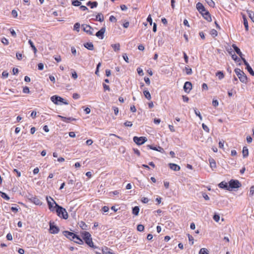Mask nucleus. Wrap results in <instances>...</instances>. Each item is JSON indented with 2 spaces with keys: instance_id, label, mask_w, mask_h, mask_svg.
<instances>
[{
  "instance_id": "obj_1",
  "label": "nucleus",
  "mask_w": 254,
  "mask_h": 254,
  "mask_svg": "<svg viewBox=\"0 0 254 254\" xmlns=\"http://www.w3.org/2000/svg\"><path fill=\"white\" fill-rule=\"evenodd\" d=\"M50 199L54 201V203L55 204V207L58 216L64 219H67L68 215L65 209L59 205L52 197H50Z\"/></svg>"
},
{
  "instance_id": "obj_2",
  "label": "nucleus",
  "mask_w": 254,
  "mask_h": 254,
  "mask_svg": "<svg viewBox=\"0 0 254 254\" xmlns=\"http://www.w3.org/2000/svg\"><path fill=\"white\" fill-rule=\"evenodd\" d=\"M237 76L239 78L240 80L243 82L246 83L247 82V76L243 71L239 68H236L234 70Z\"/></svg>"
},
{
  "instance_id": "obj_3",
  "label": "nucleus",
  "mask_w": 254,
  "mask_h": 254,
  "mask_svg": "<svg viewBox=\"0 0 254 254\" xmlns=\"http://www.w3.org/2000/svg\"><path fill=\"white\" fill-rule=\"evenodd\" d=\"M83 239L85 241L86 244H87L89 247L93 248H97L94 246L92 238H91V235L89 232H85L84 233Z\"/></svg>"
},
{
  "instance_id": "obj_4",
  "label": "nucleus",
  "mask_w": 254,
  "mask_h": 254,
  "mask_svg": "<svg viewBox=\"0 0 254 254\" xmlns=\"http://www.w3.org/2000/svg\"><path fill=\"white\" fill-rule=\"evenodd\" d=\"M229 184V190H231L233 189H238L241 186V184L237 180H231Z\"/></svg>"
},
{
  "instance_id": "obj_5",
  "label": "nucleus",
  "mask_w": 254,
  "mask_h": 254,
  "mask_svg": "<svg viewBox=\"0 0 254 254\" xmlns=\"http://www.w3.org/2000/svg\"><path fill=\"white\" fill-rule=\"evenodd\" d=\"M133 140L137 145H142L147 140V138L144 136H134L133 137Z\"/></svg>"
},
{
  "instance_id": "obj_6",
  "label": "nucleus",
  "mask_w": 254,
  "mask_h": 254,
  "mask_svg": "<svg viewBox=\"0 0 254 254\" xmlns=\"http://www.w3.org/2000/svg\"><path fill=\"white\" fill-rule=\"evenodd\" d=\"M60 231V229L58 227L55 226L54 225V222H51L50 221V229H49V231H50V233H51V234H57L59 233Z\"/></svg>"
},
{
  "instance_id": "obj_7",
  "label": "nucleus",
  "mask_w": 254,
  "mask_h": 254,
  "mask_svg": "<svg viewBox=\"0 0 254 254\" xmlns=\"http://www.w3.org/2000/svg\"><path fill=\"white\" fill-rule=\"evenodd\" d=\"M63 234L64 236L70 240H73L75 239V237H76L75 234L67 231H64Z\"/></svg>"
},
{
  "instance_id": "obj_8",
  "label": "nucleus",
  "mask_w": 254,
  "mask_h": 254,
  "mask_svg": "<svg viewBox=\"0 0 254 254\" xmlns=\"http://www.w3.org/2000/svg\"><path fill=\"white\" fill-rule=\"evenodd\" d=\"M196 7L197 10L202 14L204 13L207 10L205 8L204 6L201 2H197L196 5Z\"/></svg>"
},
{
  "instance_id": "obj_9",
  "label": "nucleus",
  "mask_w": 254,
  "mask_h": 254,
  "mask_svg": "<svg viewBox=\"0 0 254 254\" xmlns=\"http://www.w3.org/2000/svg\"><path fill=\"white\" fill-rule=\"evenodd\" d=\"M83 30L89 35L93 34V29L88 25H82Z\"/></svg>"
},
{
  "instance_id": "obj_10",
  "label": "nucleus",
  "mask_w": 254,
  "mask_h": 254,
  "mask_svg": "<svg viewBox=\"0 0 254 254\" xmlns=\"http://www.w3.org/2000/svg\"><path fill=\"white\" fill-rule=\"evenodd\" d=\"M242 61L244 62V64L246 66V69L248 70L249 72L253 76L254 75V71L252 68L249 65V63L247 62L245 58H242Z\"/></svg>"
},
{
  "instance_id": "obj_11",
  "label": "nucleus",
  "mask_w": 254,
  "mask_h": 254,
  "mask_svg": "<svg viewBox=\"0 0 254 254\" xmlns=\"http://www.w3.org/2000/svg\"><path fill=\"white\" fill-rule=\"evenodd\" d=\"M192 88V84L191 82L189 81H187L185 83L184 86V91L186 92L189 93L190 91L191 90Z\"/></svg>"
},
{
  "instance_id": "obj_12",
  "label": "nucleus",
  "mask_w": 254,
  "mask_h": 254,
  "mask_svg": "<svg viewBox=\"0 0 254 254\" xmlns=\"http://www.w3.org/2000/svg\"><path fill=\"white\" fill-rule=\"evenodd\" d=\"M146 147L147 149H152L153 150L159 151L161 153H163L164 152V149L160 146H158V147H153L151 145H147L146 146Z\"/></svg>"
},
{
  "instance_id": "obj_13",
  "label": "nucleus",
  "mask_w": 254,
  "mask_h": 254,
  "mask_svg": "<svg viewBox=\"0 0 254 254\" xmlns=\"http://www.w3.org/2000/svg\"><path fill=\"white\" fill-rule=\"evenodd\" d=\"M106 28L105 27H103L96 33L95 35L100 39H103L104 38V34Z\"/></svg>"
},
{
  "instance_id": "obj_14",
  "label": "nucleus",
  "mask_w": 254,
  "mask_h": 254,
  "mask_svg": "<svg viewBox=\"0 0 254 254\" xmlns=\"http://www.w3.org/2000/svg\"><path fill=\"white\" fill-rule=\"evenodd\" d=\"M58 117L60 118L62 121H63V122H64L65 123H68L70 121H76V119L73 118H71V117L66 118V117H63V116H60V115H58Z\"/></svg>"
},
{
  "instance_id": "obj_15",
  "label": "nucleus",
  "mask_w": 254,
  "mask_h": 254,
  "mask_svg": "<svg viewBox=\"0 0 254 254\" xmlns=\"http://www.w3.org/2000/svg\"><path fill=\"white\" fill-rule=\"evenodd\" d=\"M232 47L236 53L241 57V59L242 60V58H244L243 57V54L241 52L240 49L235 44H233Z\"/></svg>"
},
{
  "instance_id": "obj_16",
  "label": "nucleus",
  "mask_w": 254,
  "mask_h": 254,
  "mask_svg": "<svg viewBox=\"0 0 254 254\" xmlns=\"http://www.w3.org/2000/svg\"><path fill=\"white\" fill-rule=\"evenodd\" d=\"M169 166L171 169H172L175 171H178L180 170V167L176 164L170 163V164H169Z\"/></svg>"
},
{
  "instance_id": "obj_17",
  "label": "nucleus",
  "mask_w": 254,
  "mask_h": 254,
  "mask_svg": "<svg viewBox=\"0 0 254 254\" xmlns=\"http://www.w3.org/2000/svg\"><path fill=\"white\" fill-rule=\"evenodd\" d=\"M202 15L203 17V18L205 19H206L207 21H208L209 22H210L212 21L211 15H210L209 12H208V11H205V12H204V13L202 14Z\"/></svg>"
},
{
  "instance_id": "obj_18",
  "label": "nucleus",
  "mask_w": 254,
  "mask_h": 254,
  "mask_svg": "<svg viewBox=\"0 0 254 254\" xmlns=\"http://www.w3.org/2000/svg\"><path fill=\"white\" fill-rule=\"evenodd\" d=\"M30 200L32 202L34 203L36 205H41L42 204L41 201L37 197H32L30 198Z\"/></svg>"
},
{
  "instance_id": "obj_19",
  "label": "nucleus",
  "mask_w": 254,
  "mask_h": 254,
  "mask_svg": "<svg viewBox=\"0 0 254 254\" xmlns=\"http://www.w3.org/2000/svg\"><path fill=\"white\" fill-rule=\"evenodd\" d=\"M59 96L54 95L51 97V100L54 104L61 105V103L59 102Z\"/></svg>"
},
{
  "instance_id": "obj_20",
  "label": "nucleus",
  "mask_w": 254,
  "mask_h": 254,
  "mask_svg": "<svg viewBox=\"0 0 254 254\" xmlns=\"http://www.w3.org/2000/svg\"><path fill=\"white\" fill-rule=\"evenodd\" d=\"M218 186L219 188L222 189H224L227 190H229V186L228 185L227 183L225 182H221L219 185Z\"/></svg>"
},
{
  "instance_id": "obj_21",
  "label": "nucleus",
  "mask_w": 254,
  "mask_h": 254,
  "mask_svg": "<svg viewBox=\"0 0 254 254\" xmlns=\"http://www.w3.org/2000/svg\"><path fill=\"white\" fill-rule=\"evenodd\" d=\"M86 5L87 6H90L91 8H93L97 6L98 2L97 1L92 2L91 1H89L86 3Z\"/></svg>"
},
{
  "instance_id": "obj_22",
  "label": "nucleus",
  "mask_w": 254,
  "mask_h": 254,
  "mask_svg": "<svg viewBox=\"0 0 254 254\" xmlns=\"http://www.w3.org/2000/svg\"><path fill=\"white\" fill-rule=\"evenodd\" d=\"M209 162L210 164V166L212 169L216 168L215 161L213 158H210L209 159Z\"/></svg>"
},
{
  "instance_id": "obj_23",
  "label": "nucleus",
  "mask_w": 254,
  "mask_h": 254,
  "mask_svg": "<svg viewBox=\"0 0 254 254\" xmlns=\"http://www.w3.org/2000/svg\"><path fill=\"white\" fill-rule=\"evenodd\" d=\"M84 46L86 48L89 50H93L94 49L93 44L91 42L86 43L84 44Z\"/></svg>"
},
{
  "instance_id": "obj_24",
  "label": "nucleus",
  "mask_w": 254,
  "mask_h": 254,
  "mask_svg": "<svg viewBox=\"0 0 254 254\" xmlns=\"http://www.w3.org/2000/svg\"><path fill=\"white\" fill-rule=\"evenodd\" d=\"M243 156L244 158L247 157L249 155V150L246 146H244L242 151Z\"/></svg>"
},
{
  "instance_id": "obj_25",
  "label": "nucleus",
  "mask_w": 254,
  "mask_h": 254,
  "mask_svg": "<svg viewBox=\"0 0 254 254\" xmlns=\"http://www.w3.org/2000/svg\"><path fill=\"white\" fill-rule=\"evenodd\" d=\"M96 20L99 21L100 22H102L104 21V16L101 13H99L96 16Z\"/></svg>"
},
{
  "instance_id": "obj_26",
  "label": "nucleus",
  "mask_w": 254,
  "mask_h": 254,
  "mask_svg": "<svg viewBox=\"0 0 254 254\" xmlns=\"http://www.w3.org/2000/svg\"><path fill=\"white\" fill-rule=\"evenodd\" d=\"M74 239L75 240L74 241V242L75 243L80 245H82L83 244V240L81 239H80V238L77 235H76V237H75Z\"/></svg>"
},
{
  "instance_id": "obj_27",
  "label": "nucleus",
  "mask_w": 254,
  "mask_h": 254,
  "mask_svg": "<svg viewBox=\"0 0 254 254\" xmlns=\"http://www.w3.org/2000/svg\"><path fill=\"white\" fill-rule=\"evenodd\" d=\"M47 200L48 202V204L49 206V208L51 211H54L55 207L53 206V204H55L54 202L52 203L51 201L49 200V198L47 197Z\"/></svg>"
},
{
  "instance_id": "obj_28",
  "label": "nucleus",
  "mask_w": 254,
  "mask_h": 254,
  "mask_svg": "<svg viewBox=\"0 0 254 254\" xmlns=\"http://www.w3.org/2000/svg\"><path fill=\"white\" fill-rule=\"evenodd\" d=\"M243 20H244V26L245 27V29L246 31H248L249 30V25H248V22L246 19V17L245 15H243Z\"/></svg>"
},
{
  "instance_id": "obj_29",
  "label": "nucleus",
  "mask_w": 254,
  "mask_h": 254,
  "mask_svg": "<svg viewBox=\"0 0 254 254\" xmlns=\"http://www.w3.org/2000/svg\"><path fill=\"white\" fill-rule=\"evenodd\" d=\"M111 46L115 52L118 51L120 50V45L119 43L112 44Z\"/></svg>"
},
{
  "instance_id": "obj_30",
  "label": "nucleus",
  "mask_w": 254,
  "mask_h": 254,
  "mask_svg": "<svg viewBox=\"0 0 254 254\" xmlns=\"http://www.w3.org/2000/svg\"><path fill=\"white\" fill-rule=\"evenodd\" d=\"M229 54L231 55L232 58L236 62L240 61V59L235 54H232V52H229Z\"/></svg>"
},
{
  "instance_id": "obj_31",
  "label": "nucleus",
  "mask_w": 254,
  "mask_h": 254,
  "mask_svg": "<svg viewBox=\"0 0 254 254\" xmlns=\"http://www.w3.org/2000/svg\"><path fill=\"white\" fill-rule=\"evenodd\" d=\"M139 211V208L138 206H135L132 208V213L135 215L137 216L138 215V213Z\"/></svg>"
},
{
  "instance_id": "obj_32",
  "label": "nucleus",
  "mask_w": 254,
  "mask_h": 254,
  "mask_svg": "<svg viewBox=\"0 0 254 254\" xmlns=\"http://www.w3.org/2000/svg\"><path fill=\"white\" fill-rule=\"evenodd\" d=\"M103 254H108V253L111 252V250L107 247H104L102 248Z\"/></svg>"
},
{
  "instance_id": "obj_33",
  "label": "nucleus",
  "mask_w": 254,
  "mask_h": 254,
  "mask_svg": "<svg viewBox=\"0 0 254 254\" xmlns=\"http://www.w3.org/2000/svg\"><path fill=\"white\" fill-rule=\"evenodd\" d=\"M143 94L146 99H147L148 100L151 99V95L148 91L144 90Z\"/></svg>"
},
{
  "instance_id": "obj_34",
  "label": "nucleus",
  "mask_w": 254,
  "mask_h": 254,
  "mask_svg": "<svg viewBox=\"0 0 254 254\" xmlns=\"http://www.w3.org/2000/svg\"><path fill=\"white\" fill-rule=\"evenodd\" d=\"M28 43L30 45L31 47L32 48L33 51H34V53H36L37 51L36 48L34 46L33 42L31 40H29Z\"/></svg>"
},
{
  "instance_id": "obj_35",
  "label": "nucleus",
  "mask_w": 254,
  "mask_h": 254,
  "mask_svg": "<svg viewBox=\"0 0 254 254\" xmlns=\"http://www.w3.org/2000/svg\"><path fill=\"white\" fill-rule=\"evenodd\" d=\"M59 102L61 103V105L62 104H65V105H68V102L65 100L64 98L61 97L60 96H59Z\"/></svg>"
},
{
  "instance_id": "obj_36",
  "label": "nucleus",
  "mask_w": 254,
  "mask_h": 254,
  "mask_svg": "<svg viewBox=\"0 0 254 254\" xmlns=\"http://www.w3.org/2000/svg\"><path fill=\"white\" fill-rule=\"evenodd\" d=\"M216 75L217 76H218L219 79L221 80L222 79V78H224V73L221 71H218L216 73Z\"/></svg>"
},
{
  "instance_id": "obj_37",
  "label": "nucleus",
  "mask_w": 254,
  "mask_h": 254,
  "mask_svg": "<svg viewBox=\"0 0 254 254\" xmlns=\"http://www.w3.org/2000/svg\"><path fill=\"white\" fill-rule=\"evenodd\" d=\"M0 194L1 197L5 200H8L10 199L9 197L5 193L0 191Z\"/></svg>"
},
{
  "instance_id": "obj_38",
  "label": "nucleus",
  "mask_w": 254,
  "mask_h": 254,
  "mask_svg": "<svg viewBox=\"0 0 254 254\" xmlns=\"http://www.w3.org/2000/svg\"><path fill=\"white\" fill-rule=\"evenodd\" d=\"M249 17L254 22V12L252 11H247Z\"/></svg>"
},
{
  "instance_id": "obj_39",
  "label": "nucleus",
  "mask_w": 254,
  "mask_h": 254,
  "mask_svg": "<svg viewBox=\"0 0 254 254\" xmlns=\"http://www.w3.org/2000/svg\"><path fill=\"white\" fill-rule=\"evenodd\" d=\"M206 2L212 7H214L215 6V3L212 0H205Z\"/></svg>"
},
{
  "instance_id": "obj_40",
  "label": "nucleus",
  "mask_w": 254,
  "mask_h": 254,
  "mask_svg": "<svg viewBox=\"0 0 254 254\" xmlns=\"http://www.w3.org/2000/svg\"><path fill=\"white\" fill-rule=\"evenodd\" d=\"M81 4V2L79 1V0H74L72 1V4L74 6H80Z\"/></svg>"
},
{
  "instance_id": "obj_41",
  "label": "nucleus",
  "mask_w": 254,
  "mask_h": 254,
  "mask_svg": "<svg viewBox=\"0 0 254 254\" xmlns=\"http://www.w3.org/2000/svg\"><path fill=\"white\" fill-rule=\"evenodd\" d=\"M185 70L186 71V74L188 75H190L192 73V69L191 68L189 67H185Z\"/></svg>"
},
{
  "instance_id": "obj_42",
  "label": "nucleus",
  "mask_w": 254,
  "mask_h": 254,
  "mask_svg": "<svg viewBox=\"0 0 254 254\" xmlns=\"http://www.w3.org/2000/svg\"><path fill=\"white\" fill-rule=\"evenodd\" d=\"M210 34L211 36H212L213 37H215L217 36V31L215 29H212L210 31Z\"/></svg>"
},
{
  "instance_id": "obj_43",
  "label": "nucleus",
  "mask_w": 254,
  "mask_h": 254,
  "mask_svg": "<svg viewBox=\"0 0 254 254\" xmlns=\"http://www.w3.org/2000/svg\"><path fill=\"white\" fill-rule=\"evenodd\" d=\"M144 229V227L143 225L139 224L137 225V231H138L139 232H142V231H143Z\"/></svg>"
},
{
  "instance_id": "obj_44",
  "label": "nucleus",
  "mask_w": 254,
  "mask_h": 254,
  "mask_svg": "<svg viewBox=\"0 0 254 254\" xmlns=\"http://www.w3.org/2000/svg\"><path fill=\"white\" fill-rule=\"evenodd\" d=\"M199 254H209L208 253V251L205 248H202L200 249L199 253Z\"/></svg>"
},
{
  "instance_id": "obj_45",
  "label": "nucleus",
  "mask_w": 254,
  "mask_h": 254,
  "mask_svg": "<svg viewBox=\"0 0 254 254\" xmlns=\"http://www.w3.org/2000/svg\"><path fill=\"white\" fill-rule=\"evenodd\" d=\"M79 29H80V24L79 23H76L74 25V30L78 32L79 31Z\"/></svg>"
},
{
  "instance_id": "obj_46",
  "label": "nucleus",
  "mask_w": 254,
  "mask_h": 254,
  "mask_svg": "<svg viewBox=\"0 0 254 254\" xmlns=\"http://www.w3.org/2000/svg\"><path fill=\"white\" fill-rule=\"evenodd\" d=\"M187 235H188L189 241L190 242H191V245H193V240H194L193 237L191 235H190L189 234H188Z\"/></svg>"
},
{
  "instance_id": "obj_47",
  "label": "nucleus",
  "mask_w": 254,
  "mask_h": 254,
  "mask_svg": "<svg viewBox=\"0 0 254 254\" xmlns=\"http://www.w3.org/2000/svg\"><path fill=\"white\" fill-rule=\"evenodd\" d=\"M1 42L4 44V45H7L8 44V40L3 37L1 39Z\"/></svg>"
},
{
  "instance_id": "obj_48",
  "label": "nucleus",
  "mask_w": 254,
  "mask_h": 254,
  "mask_svg": "<svg viewBox=\"0 0 254 254\" xmlns=\"http://www.w3.org/2000/svg\"><path fill=\"white\" fill-rule=\"evenodd\" d=\"M202 127L203 129L205 131H206L207 132H209V129L208 127L206 125H205L204 124H202Z\"/></svg>"
},
{
  "instance_id": "obj_49",
  "label": "nucleus",
  "mask_w": 254,
  "mask_h": 254,
  "mask_svg": "<svg viewBox=\"0 0 254 254\" xmlns=\"http://www.w3.org/2000/svg\"><path fill=\"white\" fill-rule=\"evenodd\" d=\"M213 219L216 221V222H218L219 219H220V216L218 214H214V216H213Z\"/></svg>"
},
{
  "instance_id": "obj_50",
  "label": "nucleus",
  "mask_w": 254,
  "mask_h": 254,
  "mask_svg": "<svg viewBox=\"0 0 254 254\" xmlns=\"http://www.w3.org/2000/svg\"><path fill=\"white\" fill-rule=\"evenodd\" d=\"M16 57L17 59L20 61L22 59V54L19 53H16Z\"/></svg>"
},
{
  "instance_id": "obj_51",
  "label": "nucleus",
  "mask_w": 254,
  "mask_h": 254,
  "mask_svg": "<svg viewBox=\"0 0 254 254\" xmlns=\"http://www.w3.org/2000/svg\"><path fill=\"white\" fill-rule=\"evenodd\" d=\"M219 105V103H218V101L217 100H213L212 101V105L215 107H216L218 106Z\"/></svg>"
},
{
  "instance_id": "obj_52",
  "label": "nucleus",
  "mask_w": 254,
  "mask_h": 254,
  "mask_svg": "<svg viewBox=\"0 0 254 254\" xmlns=\"http://www.w3.org/2000/svg\"><path fill=\"white\" fill-rule=\"evenodd\" d=\"M137 73L140 75H143V70L140 67H138L137 69Z\"/></svg>"
},
{
  "instance_id": "obj_53",
  "label": "nucleus",
  "mask_w": 254,
  "mask_h": 254,
  "mask_svg": "<svg viewBox=\"0 0 254 254\" xmlns=\"http://www.w3.org/2000/svg\"><path fill=\"white\" fill-rule=\"evenodd\" d=\"M123 59H124V60L127 63H129V61H128V58L127 56V54H124L123 55Z\"/></svg>"
},
{
  "instance_id": "obj_54",
  "label": "nucleus",
  "mask_w": 254,
  "mask_h": 254,
  "mask_svg": "<svg viewBox=\"0 0 254 254\" xmlns=\"http://www.w3.org/2000/svg\"><path fill=\"white\" fill-rule=\"evenodd\" d=\"M194 113H195V115L199 117L200 120H201L202 118L201 115L200 114V112L196 110H194Z\"/></svg>"
},
{
  "instance_id": "obj_55",
  "label": "nucleus",
  "mask_w": 254,
  "mask_h": 254,
  "mask_svg": "<svg viewBox=\"0 0 254 254\" xmlns=\"http://www.w3.org/2000/svg\"><path fill=\"white\" fill-rule=\"evenodd\" d=\"M8 76V73L6 71H3L2 73V76L5 78H7Z\"/></svg>"
},
{
  "instance_id": "obj_56",
  "label": "nucleus",
  "mask_w": 254,
  "mask_h": 254,
  "mask_svg": "<svg viewBox=\"0 0 254 254\" xmlns=\"http://www.w3.org/2000/svg\"><path fill=\"white\" fill-rule=\"evenodd\" d=\"M23 92L24 93H29L30 92L29 88L27 86L24 87L23 89Z\"/></svg>"
},
{
  "instance_id": "obj_57",
  "label": "nucleus",
  "mask_w": 254,
  "mask_h": 254,
  "mask_svg": "<svg viewBox=\"0 0 254 254\" xmlns=\"http://www.w3.org/2000/svg\"><path fill=\"white\" fill-rule=\"evenodd\" d=\"M38 68L39 70H42L44 69V64L42 63H39L38 64Z\"/></svg>"
},
{
  "instance_id": "obj_58",
  "label": "nucleus",
  "mask_w": 254,
  "mask_h": 254,
  "mask_svg": "<svg viewBox=\"0 0 254 254\" xmlns=\"http://www.w3.org/2000/svg\"><path fill=\"white\" fill-rule=\"evenodd\" d=\"M183 54H184V58L185 59V63L187 64V63H188V61H189L188 57L185 52H184Z\"/></svg>"
},
{
  "instance_id": "obj_59",
  "label": "nucleus",
  "mask_w": 254,
  "mask_h": 254,
  "mask_svg": "<svg viewBox=\"0 0 254 254\" xmlns=\"http://www.w3.org/2000/svg\"><path fill=\"white\" fill-rule=\"evenodd\" d=\"M109 20L111 22H116L117 19L115 16H114L113 15H111L109 18Z\"/></svg>"
},
{
  "instance_id": "obj_60",
  "label": "nucleus",
  "mask_w": 254,
  "mask_h": 254,
  "mask_svg": "<svg viewBox=\"0 0 254 254\" xmlns=\"http://www.w3.org/2000/svg\"><path fill=\"white\" fill-rule=\"evenodd\" d=\"M124 125L126 127H130L132 126L131 122H129V121H127L125 123Z\"/></svg>"
},
{
  "instance_id": "obj_61",
  "label": "nucleus",
  "mask_w": 254,
  "mask_h": 254,
  "mask_svg": "<svg viewBox=\"0 0 254 254\" xmlns=\"http://www.w3.org/2000/svg\"><path fill=\"white\" fill-rule=\"evenodd\" d=\"M10 33H11V35L13 37H16V32H15V31L13 29H10Z\"/></svg>"
},
{
  "instance_id": "obj_62",
  "label": "nucleus",
  "mask_w": 254,
  "mask_h": 254,
  "mask_svg": "<svg viewBox=\"0 0 254 254\" xmlns=\"http://www.w3.org/2000/svg\"><path fill=\"white\" fill-rule=\"evenodd\" d=\"M11 14L14 17H16L17 16V12L14 9L12 10Z\"/></svg>"
},
{
  "instance_id": "obj_63",
  "label": "nucleus",
  "mask_w": 254,
  "mask_h": 254,
  "mask_svg": "<svg viewBox=\"0 0 254 254\" xmlns=\"http://www.w3.org/2000/svg\"><path fill=\"white\" fill-rule=\"evenodd\" d=\"M6 239L9 241H11L12 240V236L11 235V234L10 233H8L7 234Z\"/></svg>"
},
{
  "instance_id": "obj_64",
  "label": "nucleus",
  "mask_w": 254,
  "mask_h": 254,
  "mask_svg": "<svg viewBox=\"0 0 254 254\" xmlns=\"http://www.w3.org/2000/svg\"><path fill=\"white\" fill-rule=\"evenodd\" d=\"M109 207L107 206H104L102 207V210L104 212H107L109 211Z\"/></svg>"
}]
</instances>
